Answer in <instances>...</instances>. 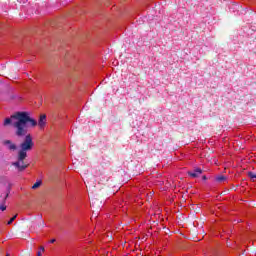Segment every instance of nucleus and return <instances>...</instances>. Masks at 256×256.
<instances>
[{
	"mask_svg": "<svg viewBox=\"0 0 256 256\" xmlns=\"http://www.w3.org/2000/svg\"><path fill=\"white\" fill-rule=\"evenodd\" d=\"M7 125L14 127L16 137H24L20 144L17 161L13 162L12 165L20 172L25 171L29 167V164L25 162L27 151H31L35 147L33 136L27 133H29V127H37V120L31 117V114L27 111H18L4 120V127H7Z\"/></svg>",
	"mask_w": 256,
	"mask_h": 256,
	"instance_id": "f257e3e1",
	"label": "nucleus"
},
{
	"mask_svg": "<svg viewBox=\"0 0 256 256\" xmlns=\"http://www.w3.org/2000/svg\"><path fill=\"white\" fill-rule=\"evenodd\" d=\"M45 125H47V115L42 114L40 115V118L38 120V127H40V129H43Z\"/></svg>",
	"mask_w": 256,
	"mask_h": 256,
	"instance_id": "f03ea898",
	"label": "nucleus"
},
{
	"mask_svg": "<svg viewBox=\"0 0 256 256\" xmlns=\"http://www.w3.org/2000/svg\"><path fill=\"white\" fill-rule=\"evenodd\" d=\"M201 173H203V170L201 168H196L192 172L191 171L188 172V175L190 177L195 178V177H199V175H201Z\"/></svg>",
	"mask_w": 256,
	"mask_h": 256,
	"instance_id": "7ed1b4c3",
	"label": "nucleus"
},
{
	"mask_svg": "<svg viewBox=\"0 0 256 256\" xmlns=\"http://www.w3.org/2000/svg\"><path fill=\"white\" fill-rule=\"evenodd\" d=\"M101 200L97 199V198H93L91 201V207H93V209H100L101 208Z\"/></svg>",
	"mask_w": 256,
	"mask_h": 256,
	"instance_id": "20e7f679",
	"label": "nucleus"
},
{
	"mask_svg": "<svg viewBox=\"0 0 256 256\" xmlns=\"http://www.w3.org/2000/svg\"><path fill=\"white\" fill-rule=\"evenodd\" d=\"M4 145H9L8 149H10V151H16L17 150V145L13 144L11 142V140H5Z\"/></svg>",
	"mask_w": 256,
	"mask_h": 256,
	"instance_id": "39448f33",
	"label": "nucleus"
},
{
	"mask_svg": "<svg viewBox=\"0 0 256 256\" xmlns=\"http://www.w3.org/2000/svg\"><path fill=\"white\" fill-rule=\"evenodd\" d=\"M216 183H225L227 181V176L224 175H218L215 177Z\"/></svg>",
	"mask_w": 256,
	"mask_h": 256,
	"instance_id": "423d86ee",
	"label": "nucleus"
},
{
	"mask_svg": "<svg viewBox=\"0 0 256 256\" xmlns=\"http://www.w3.org/2000/svg\"><path fill=\"white\" fill-rule=\"evenodd\" d=\"M7 197H9V194H6L3 201H2V205L0 206V211H6L7 210V206H5V203H7Z\"/></svg>",
	"mask_w": 256,
	"mask_h": 256,
	"instance_id": "0eeeda50",
	"label": "nucleus"
},
{
	"mask_svg": "<svg viewBox=\"0 0 256 256\" xmlns=\"http://www.w3.org/2000/svg\"><path fill=\"white\" fill-rule=\"evenodd\" d=\"M247 176L249 177L250 181H255V179H256V170L247 172Z\"/></svg>",
	"mask_w": 256,
	"mask_h": 256,
	"instance_id": "6e6552de",
	"label": "nucleus"
},
{
	"mask_svg": "<svg viewBox=\"0 0 256 256\" xmlns=\"http://www.w3.org/2000/svg\"><path fill=\"white\" fill-rule=\"evenodd\" d=\"M42 183L43 182L41 180L35 182L34 185L32 186V189H39V187H41Z\"/></svg>",
	"mask_w": 256,
	"mask_h": 256,
	"instance_id": "1a4fd4ad",
	"label": "nucleus"
},
{
	"mask_svg": "<svg viewBox=\"0 0 256 256\" xmlns=\"http://www.w3.org/2000/svg\"><path fill=\"white\" fill-rule=\"evenodd\" d=\"M15 219H17V215H15L14 217H12V218L8 221L7 225H11V223H13V221H15Z\"/></svg>",
	"mask_w": 256,
	"mask_h": 256,
	"instance_id": "9d476101",
	"label": "nucleus"
},
{
	"mask_svg": "<svg viewBox=\"0 0 256 256\" xmlns=\"http://www.w3.org/2000/svg\"><path fill=\"white\" fill-rule=\"evenodd\" d=\"M40 251H45V247H43V246H40Z\"/></svg>",
	"mask_w": 256,
	"mask_h": 256,
	"instance_id": "9b49d317",
	"label": "nucleus"
},
{
	"mask_svg": "<svg viewBox=\"0 0 256 256\" xmlns=\"http://www.w3.org/2000/svg\"><path fill=\"white\" fill-rule=\"evenodd\" d=\"M203 181H207V176H202Z\"/></svg>",
	"mask_w": 256,
	"mask_h": 256,
	"instance_id": "f8f14e48",
	"label": "nucleus"
},
{
	"mask_svg": "<svg viewBox=\"0 0 256 256\" xmlns=\"http://www.w3.org/2000/svg\"><path fill=\"white\" fill-rule=\"evenodd\" d=\"M36 256H41V251L37 252Z\"/></svg>",
	"mask_w": 256,
	"mask_h": 256,
	"instance_id": "ddd939ff",
	"label": "nucleus"
},
{
	"mask_svg": "<svg viewBox=\"0 0 256 256\" xmlns=\"http://www.w3.org/2000/svg\"><path fill=\"white\" fill-rule=\"evenodd\" d=\"M50 243H55V239L50 240Z\"/></svg>",
	"mask_w": 256,
	"mask_h": 256,
	"instance_id": "4468645a",
	"label": "nucleus"
},
{
	"mask_svg": "<svg viewBox=\"0 0 256 256\" xmlns=\"http://www.w3.org/2000/svg\"><path fill=\"white\" fill-rule=\"evenodd\" d=\"M42 226L45 227V223L44 222L42 223Z\"/></svg>",
	"mask_w": 256,
	"mask_h": 256,
	"instance_id": "2eb2a0df",
	"label": "nucleus"
},
{
	"mask_svg": "<svg viewBox=\"0 0 256 256\" xmlns=\"http://www.w3.org/2000/svg\"><path fill=\"white\" fill-rule=\"evenodd\" d=\"M42 226L45 227V223L44 222L42 223Z\"/></svg>",
	"mask_w": 256,
	"mask_h": 256,
	"instance_id": "dca6fc26",
	"label": "nucleus"
}]
</instances>
